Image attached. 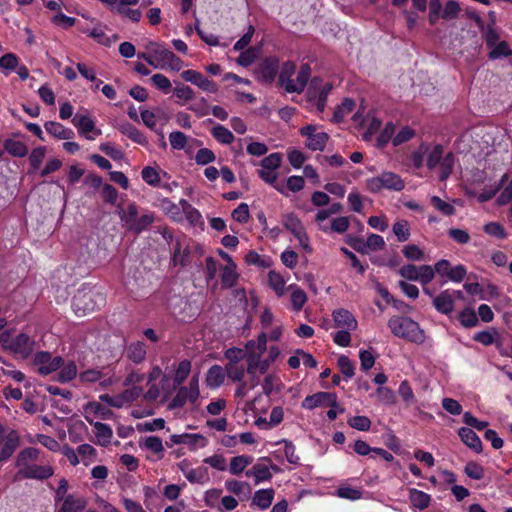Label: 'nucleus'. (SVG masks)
I'll return each instance as SVG.
<instances>
[{
	"instance_id": "obj_1",
	"label": "nucleus",
	"mask_w": 512,
	"mask_h": 512,
	"mask_svg": "<svg viewBox=\"0 0 512 512\" xmlns=\"http://www.w3.org/2000/svg\"><path fill=\"white\" fill-rule=\"evenodd\" d=\"M40 455V450L29 447L23 449L17 456L16 466L18 473L26 479L45 480L54 474L50 465H38L36 461Z\"/></svg>"
},
{
	"instance_id": "obj_2",
	"label": "nucleus",
	"mask_w": 512,
	"mask_h": 512,
	"mask_svg": "<svg viewBox=\"0 0 512 512\" xmlns=\"http://www.w3.org/2000/svg\"><path fill=\"white\" fill-rule=\"evenodd\" d=\"M388 327L396 337L421 344L425 341L424 331L409 317L394 316L389 319Z\"/></svg>"
},
{
	"instance_id": "obj_3",
	"label": "nucleus",
	"mask_w": 512,
	"mask_h": 512,
	"mask_svg": "<svg viewBox=\"0 0 512 512\" xmlns=\"http://www.w3.org/2000/svg\"><path fill=\"white\" fill-rule=\"evenodd\" d=\"M103 301L104 298L101 294L95 293L91 289L81 288L73 297L72 307L76 315L83 316L94 311Z\"/></svg>"
},
{
	"instance_id": "obj_4",
	"label": "nucleus",
	"mask_w": 512,
	"mask_h": 512,
	"mask_svg": "<svg viewBox=\"0 0 512 512\" xmlns=\"http://www.w3.org/2000/svg\"><path fill=\"white\" fill-rule=\"evenodd\" d=\"M404 187L405 183L401 177L392 172H383L366 180V188L372 193H378L383 189L398 192Z\"/></svg>"
},
{
	"instance_id": "obj_5",
	"label": "nucleus",
	"mask_w": 512,
	"mask_h": 512,
	"mask_svg": "<svg viewBox=\"0 0 512 512\" xmlns=\"http://www.w3.org/2000/svg\"><path fill=\"white\" fill-rule=\"evenodd\" d=\"M199 378L194 375L187 387H180L176 395L172 398L169 403L170 409H177L183 407L187 402L195 403L199 398Z\"/></svg>"
},
{
	"instance_id": "obj_6",
	"label": "nucleus",
	"mask_w": 512,
	"mask_h": 512,
	"mask_svg": "<svg viewBox=\"0 0 512 512\" xmlns=\"http://www.w3.org/2000/svg\"><path fill=\"white\" fill-rule=\"evenodd\" d=\"M37 372L43 376H47L62 367L64 360L60 356L52 357L49 352H38L33 358Z\"/></svg>"
},
{
	"instance_id": "obj_7",
	"label": "nucleus",
	"mask_w": 512,
	"mask_h": 512,
	"mask_svg": "<svg viewBox=\"0 0 512 512\" xmlns=\"http://www.w3.org/2000/svg\"><path fill=\"white\" fill-rule=\"evenodd\" d=\"M347 243L361 253H366L367 250L381 251L386 246L384 238L381 235L373 233L368 235L365 242L359 238H352L347 240Z\"/></svg>"
},
{
	"instance_id": "obj_8",
	"label": "nucleus",
	"mask_w": 512,
	"mask_h": 512,
	"mask_svg": "<svg viewBox=\"0 0 512 512\" xmlns=\"http://www.w3.org/2000/svg\"><path fill=\"white\" fill-rule=\"evenodd\" d=\"M336 407L337 396L334 393L318 392L313 395L307 396L303 402L302 407L307 410H313L317 407Z\"/></svg>"
},
{
	"instance_id": "obj_9",
	"label": "nucleus",
	"mask_w": 512,
	"mask_h": 512,
	"mask_svg": "<svg viewBox=\"0 0 512 512\" xmlns=\"http://www.w3.org/2000/svg\"><path fill=\"white\" fill-rule=\"evenodd\" d=\"M155 54L160 60L161 69H170L172 71H180L183 67V61L176 56L172 51L163 48L158 43H155Z\"/></svg>"
},
{
	"instance_id": "obj_10",
	"label": "nucleus",
	"mask_w": 512,
	"mask_h": 512,
	"mask_svg": "<svg viewBox=\"0 0 512 512\" xmlns=\"http://www.w3.org/2000/svg\"><path fill=\"white\" fill-rule=\"evenodd\" d=\"M181 77L190 82L201 90L209 93H216L218 91V86L212 80H209L205 76H203L200 72L195 70H185L181 73Z\"/></svg>"
},
{
	"instance_id": "obj_11",
	"label": "nucleus",
	"mask_w": 512,
	"mask_h": 512,
	"mask_svg": "<svg viewBox=\"0 0 512 512\" xmlns=\"http://www.w3.org/2000/svg\"><path fill=\"white\" fill-rule=\"evenodd\" d=\"M85 420L93 427L96 443L102 447H107L111 444L113 438L112 428L105 423L95 421L92 417L85 415Z\"/></svg>"
},
{
	"instance_id": "obj_12",
	"label": "nucleus",
	"mask_w": 512,
	"mask_h": 512,
	"mask_svg": "<svg viewBox=\"0 0 512 512\" xmlns=\"http://www.w3.org/2000/svg\"><path fill=\"white\" fill-rule=\"evenodd\" d=\"M262 354L256 351H251L247 353L246 362H247V373L249 375H254L259 372L260 374L266 373L269 368L270 361L268 359H262Z\"/></svg>"
},
{
	"instance_id": "obj_13",
	"label": "nucleus",
	"mask_w": 512,
	"mask_h": 512,
	"mask_svg": "<svg viewBox=\"0 0 512 512\" xmlns=\"http://www.w3.org/2000/svg\"><path fill=\"white\" fill-rule=\"evenodd\" d=\"M278 69V59L270 57L261 62L257 70V75L264 82H272L276 77Z\"/></svg>"
},
{
	"instance_id": "obj_14",
	"label": "nucleus",
	"mask_w": 512,
	"mask_h": 512,
	"mask_svg": "<svg viewBox=\"0 0 512 512\" xmlns=\"http://www.w3.org/2000/svg\"><path fill=\"white\" fill-rule=\"evenodd\" d=\"M332 317L335 326L341 329L356 330L358 322L352 313L346 309L340 308L334 310Z\"/></svg>"
},
{
	"instance_id": "obj_15",
	"label": "nucleus",
	"mask_w": 512,
	"mask_h": 512,
	"mask_svg": "<svg viewBox=\"0 0 512 512\" xmlns=\"http://www.w3.org/2000/svg\"><path fill=\"white\" fill-rule=\"evenodd\" d=\"M433 306L438 312L448 315L454 310L455 297L450 290L442 291L433 298Z\"/></svg>"
},
{
	"instance_id": "obj_16",
	"label": "nucleus",
	"mask_w": 512,
	"mask_h": 512,
	"mask_svg": "<svg viewBox=\"0 0 512 512\" xmlns=\"http://www.w3.org/2000/svg\"><path fill=\"white\" fill-rule=\"evenodd\" d=\"M170 440L173 444H185L190 446L191 448H195L196 446L204 447L207 443L206 438L201 434H173L170 437Z\"/></svg>"
},
{
	"instance_id": "obj_17",
	"label": "nucleus",
	"mask_w": 512,
	"mask_h": 512,
	"mask_svg": "<svg viewBox=\"0 0 512 512\" xmlns=\"http://www.w3.org/2000/svg\"><path fill=\"white\" fill-rule=\"evenodd\" d=\"M3 441L4 443L0 450L1 462L8 460L13 455L19 445V435L16 431L11 430L5 435Z\"/></svg>"
},
{
	"instance_id": "obj_18",
	"label": "nucleus",
	"mask_w": 512,
	"mask_h": 512,
	"mask_svg": "<svg viewBox=\"0 0 512 512\" xmlns=\"http://www.w3.org/2000/svg\"><path fill=\"white\" fill-rule=\"evenodd\" d=\"M311 68L308 64L301 65L296 79H293L292 84L289 85L288 93H301L309 80Z\"/></svg>"
},
{
	"instance_id": "obj_19",
	"label": "nucleus",
	"mask_w": 512,
	"mask_h": 512,
	"mask_svg": "<svg viewBox=\"0 0 512 512\" xmlns=\"http://www.w3.org/2000/svg\"><path fill=\"white\" fill-rule=\"evenodd\" d=\"M84 411L85 415H88L93 419L100 418L102 420H109L112 419L115 415L111 409L95 401L86 404Z\"/></svg>"
},
{
	"instance_id": "obj_20",
	"label": "nucleus",
	"mask_w": 512,
	"mask_h": 512,
	"mask_svg": "<svg viewBox=\"0 0 512 512\" xmlns=\"http://www.w3.org/2000/svg\"><path fill=\"white\" fill-rule=\"evenodd\" d=\"M462 442L477 453L482 451V442L477 434L468 427H462L458 431Z\"/></svg>"
},
{
	"instance_id": "obj_21",
	"label": "nucleus",
	"mask_w": 512,
	"mask_h": 512,
	"mask_svg": "<svg viewBox=\"0 0 512 512\" xmlns=\"http://www.w3.org/2000/svg\"><path fill=\"white\" fill-rule=\"evenodd\" d=\"M34 341L27 334L21 333L12 341L10 348L15 352L27 356L33 350Z\"/></svg>"
},
{
	"instance_id": "obj_22",
	"label": "nucleus",
	"mask_w": 512,
	"mask_h": 512,
	"mask_svg": "<svg viewBox=\"0 0 512 512\" xmlns=\"http://www.w3.org/2000/svg\"><path fill=\"white\" fill-rule=\"evenodd\" d=\"M409 500L411 506L415 509L424 510L431 504V496L416 488L409 489Z\"/></svg>"
},
{
	"instance_id": "obj_23",
	"label": "nucleus",
	"mask_w": 512,
	"mask_h": 512,
	"mask_svg": "<svg viewBox=\"0 0 512 512\" xmlns=\"http://www.w3.org/2000/svg\"><path fill=\"white\" fill-rule=\"evenodd\" d=\"M180 205L182 208V214H185V218L190 223L191 226H202L204 224L201 213L193 207L187 200H180Z\"/></svg>"
},
{
	"instance_id": "obj_24",
	"label": "nucleus",
	"mask_w": 512,
	"mask_h": 512,
	"mask_svg": "<svg viewBox=\"0 0 512 512\" xmlns=\"http://www.w3.org/2000/svg\"><path fill=\"white\" fill-rule=\"evenodd\" d=\"M237 266L235 262H231L229 265H225L221 271V284L223 288H232L236 285L239 274L236 271Z\"/></svg>"
},
{
	"instance_id": "obj_25",
	"label": "nucleus",
	"mask_w": 512,
	"mask_h": 512,
	"mask_svg": "<svg viewBox=\"0 0 512 512\" xmlns=\"http://www.w3.org/2000/svg\"><path fill=\"white\" fill-rule=\"evenodd\" d=\"M46 131L58 139H70L74 136V132L70 128L64 127L61 123L50 121L45 124Z\"/></svg>"
},
{
	"instance_id": "obj_26",
	"label": "nucleus",
	"mask_w": 512,
	"mask_h": 512,
	"mask_svg": "<svg viewBox=\"0 0 512 512\" xmlns=\"http://www.w3.org/2000/svg\"><path fill=\"white\" fill-rule=\"evenodd\" d=\"M350 226V219L346 216L334 218L330 225H321L320 230L324 233L335 232L339 234L345 233Z\"/></svg>"
},
{
	"instance_id": "obj_27",
	"label": "nucleus",
	"mask_w": 512,
	"mask_h": 512,
	"mask_svg": "<svg viewBox=\"0 0 512 512\" xmlns=\"http://www.w3.org/2000/svg\"><path fill=\"white\" fill-rule=\"evenodd\" d=\"M296 71V65L292 61H286L283 63L279 73V83L288 92L289 85L292 84L293 78Z\"/></svg>"
},
{
	"instance_id": "obj_28",
	"label": "nucleus",
	"mask_w": 512,
	"mask_h": 512,
	"mask_svg": "<svg viewBox=\"0 0 512 512\" xmlns=\"http://www.w3.org/2000/svg\"><path fill=\"white\" fill-rule=\"evenodd\" d=\"M210 132L213 138L220 144L230 145L234 142L235 137L233 133L221 124L213 126Z\"/></svg>"
},
{
	"instance_id": "obj_29",
	"label": "nucleus",
	"mask_w": 512,
	"mask_h": 512,
	"mask_svg": "<svg viewBox=\"0 0 512 512\" xmlns=\"http://www.w3.org/2000/svg\"><path fill=\"white\" fill-rule=\"evenodd\" d=\"M225 379V373L221 366L213 365L209 368L206 375L207 386L211 388H217L221 386Z\"/></svg>"
},
{
	"instance_id": "obj_30",
	"label": "nucleus",
	"mask_w": 512,
	"mask_h": 512,
	"mask_svg": "<svg viewBox=\"0 0 512 512\" xmlns=\"http://www.w3.org/2000/svg\"><path fill=\"white\" fill-rule=\"evenodd\" d=\"M155 220L154 212L145 211L142 215H140L134 223L130 226L128 231H131L135 234H140L144 230L148 228Z\"/></svg>"
},
{
	"instance_id": "obj_31",
	"label": "nucleus",
	"mask_w": 512,
	"mask_h": 512,
	"mask_svg": "<svg viewBox=\"0 0 512 512\" xmlns=\"http://www.w3.org/2000/svg\"><path fill=\"white\" fill-rule=\"evenodd\" d=\"M274 490L273 489H260L255 492L253 497V504L258 506L260 509H267L274 499Z\"/></svg>"
},
{
	"instance_id": "obj_32",
	"label": "nucleus",
	"mask_w": 512,
	"mask_h": 512,
	"mask_svg": "<svg viewBox=\"0 0 512 512\" xmlns=\"http://www.w3.org/2000/svg\"><path fill=\"white\" fill-rule=\"evenodd\" d=\"M259 177L267 184L273 185V187L283 195L287 196L285 186L283 184L276 183L277 180V172L276 170L265 169L261 167L258 170Z\"/></svg>"
},
{
	"instance_id": "obj_33",
	"label": "nucleus",
	"mask_w": 512,
	"mask_h": 512,
	"mask_svg": "<svg viewBox=\"0 0 512 512\" xmlns=\"http://www.w3.org/2000/svg\"><path fill=\"white\" fill-rule=\"evenodd\" d=\"M328 139L329 136L326 132L319 131L306 141L305 146L312 151H323Z\"/></svg>"
},
{
	"instance_id": "obj_34",
	"label": "nucleus",
	"mask_w": 512,
	"mask_h": 512,
	"mask_svg": "<svg viewBox=\"0 0 512 512\" xmlns=\"http://www.w3.org/2000/svg\"><path fill=\"white\" fill-rule=\"evenodd\" d=\"M119 217L129 230L132 223L139 217L138 206L135 203L128 204L126 208L119 212Z\"/></svg>"
},
{
	"instance_id": "obj_35",
	"label": "nucleus",
	"mask_w": 512,
	"mask_h": 512,
	"mask_svg": "<svg viewBox=\"0 0 512 512\" xmlns=\"http://www.w3.org/2000/svg\"><path fill=\"white\" fill-rule=\"evenodd\" d=\"M128 358L138 364L144 361L146 357V348L143 342L137 341L129 345L127 350Z\"/></svg>"
},
{
	"instance_id": "obj_36",
	"label": "nucleus",
	"mask_w": 512,
	"mask_h": 512,
	"mask_svg": "<svg viewBox=\"0 0 512 512\" xmlns=\"http://www.w3.org/2000/svg\"><path fill=\"white\" fill-rule=\"evenodd\" d=\"M62 499V505L68 512H79L86 506V500L81 496L67 495Z\"/></svg>"
},
{
	"instance_id": "obj_37",
	"label": "nucleus",
	"mask_w": 512,
	"mask_h": 512,
	"mask_svg": "<svg viewBox=\"0 0 512 512\" xmlns=\"http://www.w3.org/2000/svg\"><path fill=\"white\" fill-rule=\"evenodd\" d=\"M4 149L14 157H24L28 153V148L23 142L13 139L4 142Z\"/></svg>"
},
{
	"instance_id": "obj_38",
	"label": "nucleus",
	"mask_w": 512,
	"mask_h": 512,
	"mask_svg": "<svg viewBox=\"0 0 512 512\" xmlns=\"http://www.w3.org/2000/svg\"><path fill=\"white\" fill-rule=\"evenodd\" d=\"M80 462L85 466H89L97 458V450L90 444H82L77 447Z\"/></svg>"
},
{
	"instance_id": "obj_39",
	"label": "nucleus",
	"mask_w": 512,
	"mask_h": 512,
	"mask_svg": "<svg viewBox=\"0 0 512 512\" xmlns=\"http://www.w3.org/2000/svg\"><path fill=\"white\" fill-rule=\"evenodd\" d=\"M72 123L78 128L81 134L87 135L89 132L95 130L94 121L87 115H75L72 119Z\"/></svg>"
},
{
	"instance_id": "obj_40",
	"label": "nucleus",
	"mask_w": 512,
	"mask_h": 512,
	"mask_svg": "<svg viewBox=\"0 0 512 512\" xmlns=\"http://www.w3.org/2000/svg\"><path fill=\"white\" fill-rule=\"evenodd\" d=\"M246 475L248 477L253 476L255 478L256 484L270 480L272 478V474L269 468L264 464H255L252 469L246 472Z\"/></svg>"
},
{
	"instance_id": "obj_41",
	"label": "nucleus",
	"mask_w": 512,
	"mask_h": 512,
	"mask_svg": "<svg viewBox=\"0 0 512 512\" xmlns=\"http://www.w3.org/2000/svg\"><path fill=\"white\" fill-rule=\"evenodd\" d=\"M282 223L294 236L305 231L300 219L292 213L284 215Z\"/></svg>"
},
{
	"instance_id": "obj_42",
	"label": "nucleus",
	"mask_w": 512,
	"mask_h": 512,
	"mask_svg": "<svg viewBox=\"0 0 512 512\" xmlns=\"http://www.w3.org/2000/svg\"><path fill=\"white\" fill-rule=\"evenodd\" d=\"M291 291V304L295 311H300L307 301L306 293L297 286H289Z\"/></svg>"
},
{
	"instance_id": "obj_43",
	"label": "nucleus",
	"mask_w": 512,
	"mask_h": 512,
	"mask_svg": "<svg viewBox=\"0 0 512 512\" xmlns=\"http://www.w3.org/2000/svg\"><path fill=\"white\" fill-rule=\"evenodd\" d=\"M60 368L61 370L57 375V380L61 383H67L77 376V366L73 361H70L67 364L63 363Z\"/></svg>"
},
{
	"instance_id": "obj_44",
	"label": "nucleus",
	"mask_w": 512,
	"mask_h": 512,
	"mask_svg": "<svg viewBox=\"0 0 512 512\" xmlns=\"http://www.w3.org/2000/svg\"><path fill=\"white\" fill-rule=\"evenodd\" d=\"M392 231L399 242H405L410 238V226L406 220L396 221L392 226Z\"/></svg>"
},
{
	"instance_id": "obj_45",
	"label": "nucleus",
	"mask_w": 512,
	"mask_h": 512,
	"mask_svg": "<svg viewBox=\"0 0 512 512\" xmlns=\"http://www.w3.org/2000/svg\"><path fill=\"white\" fill-rule=\"evenodd\" d=\"M251 462H252V458L249 456L240 455V456L233 457L231 459L230 467H229L230 473L233 475L240 474L241 472H243L245 470V468L249 464H251Z\"/></svg>"
},
{
	"instance_id": "obj_46",
	"label": "nucleus",
	"mask_w": 512,
	"mask_h": 512,
	"mask_svg": "<svg viewBox=\"0 0 512 512\" xmlns=\"http://www.w3.org/2000/svg\"><path fill=\"white\" fill-rule=\"evenodd\" d=\"M355 102L352 99H344L340 106L334 111L333 119L335 122H341L349 113L353 111Z\"/></svg>"
},
{
	"instance_id": "obj_47",
	"label": "nucleus",
	"mask_w": 512,
	"mask_h": 512,
	"mask_svg": "<svg viewBox=\"0 0 512 512\" xmlns=\"http://www.w3.org/2000/svg\"><path fill=\"white\" fill-rule=\"evenodd\" d=\"M268 283L278 296H282L284 294L285 281L279 273L270 271L268 273Z\"/></svg>"
},
{
	"instance_id": "obj_48",
	"label": "nucleus",
	"mask_w": 512,
	"mask_h": 512,
	"mask_svg": "<svg viewBox=\"0 0 512 512\" xmlns=\"http://www.w3.org/2000/svg\"><path fill=\"white\" fill-rule=\"evenodd\" d=\"M190 483L203 484L208 480V470L205 467L192 468L187 471L185 477Z\"/></svg>"
},
{
	"instance_id": "obj_49",
	"label": "nucleus",
	"mask_w": 512,
	"mask_h": 512,
	"mask_svg": "<svg viewBox=\"0 0 512 512\" xmlns=\"http://www.w3.org/2000/svg\"><path fill=\"white\" fill-rule=\"evenodd\" d=\"M163 210L171 217L172 220L180 222L183 219L182 208L174 204L168 199H164L161 204Z\"/></svg>"
},
{
	"instance_id": "obj_50",
	"label": "nucleus",
	"mask_w": 512,
	"mask_h": 512,
	"mask_svg": "<svg viewBox=\"0 0 512 512\" xmlns=\"http://www.w3.org/2000/svg\"><path fill=\"white\" fill-rule=\"evenodd\" d=\"M454 165V156L452 153H448L439 163L440 175L439 178L441 181L446 180L450 174L452 173Z\"/></svg>"
},
{
	"instance_id": "obj_51",
	"label": "nucleus",
	"mask_w": 512,
	"mask_h": 512,
	"mask_svg": "<svg viewBox=\"0 0 512 512\" xmlns=\"http://www.w3.org/2000/svg\"><path fill=\"white\" fill-rule=\"evenodd\" d=\"M123 18H127L132 22H139L142 18V12L139 9H132L124 6H114V10Z\"/></svg>"
},
{
	"instance_id": "obj_52",
	"label": "nucleus",
	"mask_w": 512,
	"mask_h": 512,
	"mask_svg": "<svg viewBox=\"0 0 512 512\" xmlns=\"http://www.w3.org/2000/svg\"><path fill=\"white\" fill-rule=\"evenodd\" d=\"M225 371L228 378L235 382H241L245 375L244 366L237 363H228L226 365Z\"/></svg>"
},
{
	"instance_id": "obj_53",
	"label": "nucleus",
	"mask_w": 512,
	"mask_h": 512,
	"mask_svg": "<svg viewBox=\"0 0 512 512\" xmlns=\"http://www.w3.org/2000/svg\"><path fill=\"white\" fill-rule=\"evenodd\" d=\"M190 371H191V362L189 360L181 361L176 369V372H175L174 383L176 385L182 384L188 377Z\"/></svg>"
},
{
	"instance_id": "obj_54",
	"label": "nucleus",
	"mask_w": 512,
	"mask_h": 512,
	"mask_svg": "<svg viewBox=\"0 0 512 512\" xmlns=\"http://www.w3.org/2000/svg\"><path fill=\"white\" fill-rule=\"evenodd\" d=\"M490 49H491V51L489 53L490 59H498L501 57H507L512 54L509 44L506 41H500V42L496 43V45Z\"/></svg>"
},
{
	"instance_id": "obj_55",
	"label": "nucleus",
	"mask_w": 512,
	"mask_h": 512,
	"mask_svg": "<svg viewBox=\"0 0 512 512\" xmlns=\"http://www.w3.org/2000/svg\"><path fill=\"white\" fill-rule=\"evenodd\" d=\"M122 132L125 133L132 141L138 144H147V139L145 135L129 123L122 126Z\"/></svg>"
},
{
	"instance_id": "obj_56",
	"label": "nucleus",
	"mask_w": 512,
	"mask_h": 512,
	"mask_svg": "<svg viewBox=\"0 0 512 512\" xmlns=\"http://www.w3.org/2000/svg\"><path fill=\"white\" fill-rule=\"evenodd\" d=\"M142 179L150 186L156 187L160 183L158 171L150 166L144 167L141 172Z\"/></svg>"
},
{
	"instance_id": "obj_57",
	"label": "nucleus",
	"mask_w": 512,
	"mask_h": 512,
	"mask_svg": "<svg viewBox=\"0 0 512 512\" xmlns=\"http://www.w3.org/2000/svg\"><path fill=\"white\" fill-rule=\"evenodd\" d=\"M18 67V58L12 54L7 53L0 57V69L5 71V74L15 70Z\"/></svg>"
},
{
	"instance_id": "obj_58",
	"label": "nucleus",
	"mask_w": 512,
	"mask_h": 512,
	"mask_svg": "<svg viewBox=\"0 0 512 512\" xmlns=\"http://www.w3.org/2000/svg\"><path fill=\"white\" fill-rule=\"evenodd\" d=\"M188 137L181 131H173L169 134V142L173 149L182 150L187 144Z\"/></svg>"
},
{
	"instance_id": "obj_59",
	"label": "nucleus",
	"mask_w": 512,
	"mask_h": 512,
	"mask_svg": "<svg viewBox=\"0 0 512 512\" xmlns=\"http://www.w3.org/2000/svg\"><path fill=\"white\" fill-rule=\"evenodd\" d=\"M348 424L358 431H368L371 427V420L367 416H353L348 419Z\"/></svg>"
},
{
	"instance_id": "obj_60",
	"label": "nucleus",
	"mask_w": 512,
	"mask_h": 512,
	"mask_svg": "<svg viewBox=\"0 0 512 512\" xmlns=\"http://www.w3.org/2000/svg\"><path fill=\"white\" fill-rule=\"evenodd\" d=\"M459 320L461 324L467 328L474 327L478 323L475 311L470 308H466L460 313Z\"/></svg>"
},
{
	"instance_id": "obj_61",
	"label": "nucleus",
	"mask_w": 512,
	"mask_h": 512,
	"mask_svg": "<svg viewBox=\"0 0 512 512\" xmlns=\"http://www.w3.org/2000/svg\"><path fill=\"white\" fill-rule=\"evenodd\" d=\"M336 495L343 499L358 500L362 497V492L349 486H340L336 491Z\"/></svg>"
},
{
	"instance_id": "obj_62",
	"label": "nucleus",
	"mask_w": 512,
	"mask_h": 512,
	"mask_svg": "<svg viewBox=\"0 0 512 512\" xmlns=\"http://www.w3.org/2000/svg\"><path fill=\"white\" fill-rule=\"evenodd\" d=\"M347 201H348V204L350 206V209L353 212H356V213H362L363 212V207H364L363 201H364V198L357 191H351L348 194Z\"/></svg>"
},
{
	"instance_id": "obj_63",
	"label": "nucleus",
	"mask_w": 512,
	"mask_h": 512,
	"mask_svg": "<svg viewBox=\"0 0 512 512\" xmlns=\"http://www.w3.org/2000/svg\"><path fill=\"white\" fill-rule=\"evenodd\" d=\"M153 85L164 93H168L171 90V81L163 74H154L151 77Z\"/></svg>"
},
{
	"instance_id": "obj_64",
	"label": "nucleus",
	"mask_w": 512,
	"mask_h": 512,
	"mask_svg": "<svg viewBox=\"0 0 512 512\" xmlns=\"http://www.w3.org/2000/svg\"><path fill=\"white\" fill-rule=\"evenodd\" d=\"M215 159L216 156L214 152L208 148L199 149L195 155V161L198 165H207L214 162Z\"/></svg>"
}]
</instances>
